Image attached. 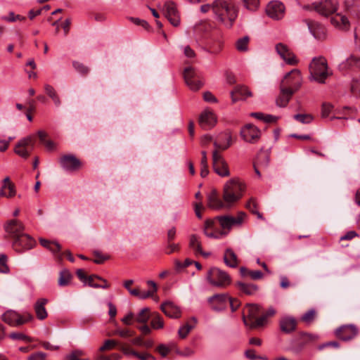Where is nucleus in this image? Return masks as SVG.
<instances>
[{"label": "nucleus", "mask_w": 360, "mask_h": 360, "mask_svg": "<svg viewBox=\"0 0 360 360\" xmlns=\"http://www.w3.org/2000/svg\"><path fill=\"white\" fill-rule=\"evenodd\" d=\"M238 287L242 292H245L247 295H252L257 290V287L255 285L245 283H239Z\"/></svg>", "instance_id": "nucleus-45"}, {"label": "nucleus", "mask_w": 360, "mask_h": 360, "mask_svg": "<svg viewBox=\"0 0 360 360\" xmlns=\"http://www.w3.org/2000/svg\"><path fill=\"white\" fill-rule=\"evenodd\" d=\"M203 99L208 103H217V98L210 91L203 94Z\"/></svg>", "instance_id": "nucleus-62"}, {"label": "nucleus", "mask_w": 360, "mask_h": 360, "mask_svg": "<svg viewBox=\"0 0 360 360\" xmlns=\"http://www.w3.org/2000/svg\"><path fill=\"white\" fill-rule=\"evenodd\" d=\"M162 11L165 17L173 26L177 27L180 25L179 13L174 2H165Z\"/></svg>", "instance_id": "nucleus-14"}, {"label": "nucleus", "mask_w": 360, "mask_h": 360, "mask_svg": "<svg viewBox=\"0 0 360 360\" xmlns=\"http://www.w3.org/2000/svg\"><path fill=\"white\" fill-rule=\"evenodd\" d=\"M217 117L210 108H205L200 115L199 124L204 129L214 127L217 123Z\"/></svg>", "instance_id": "nucleus-17"}, {"label": "nucleus", "mask_w": 360, "mask_h": 360, "mask_svg": "<svg viewBox=\"0 0 360 360\" xmlns=\"http://www.w3.org/2000/svg\"><path fill=\"white\" fill-rule=\"evenodd\" d=\"M229 297L226 294H217L208 299L212 309L214 311H221L224 309L226 304H228Z\"/></svg>", "instance_id": "nucleus-25"}, {"label": "nucleus", "mask_w": 360, "mask_h": 360, "mask_svg": "<svg viewBox=\"0 0 360 360\" xmlns=\"http://www.w3.org/2000/svg\"><path fill=\"white\" fill-rule=\"evenodd\" d=\"M189 245H190L191 248H192L193 250L196 254H200L205 257H207L208 255H210V253H205V252H202V248H201V243L200 241V238L196 235L191 236L190 240H189Z\"/></svg>", "instance_id": "nucleus-37"}, {"label": "nucleus", "mask_w": 360, "mask_h": 360, "mask_svg": "<svg viewBox=\"0 0 360 360\" xmlns=\"http://www.w3.org/2000/svg\"><path fill=\"white\" fill-rule=\"evenodd\" d=\"M72 65L75 70L79 74L86 75L89 72V68L85 66L82 63L79 61H74Z\"/></svg>", "instance_id": "nucleus-52"}, {"label": "nucleus", "mask_w": 360, "mask_h": 360, "mask_svg": "<svg viewBox=\"0 0 360 360\" xmlns=\"http://www.w3.org/2000/svg\"><path fill=\"white\" fill-rule=\"evenodd\" d=\"M356 333V329L352 325L342 326L336 330L337 336L345 341L354 338Z\"/></svg>", "instance_id": "nucleus-26"}, {"label": "nucleus", "mask_w": 360, "mask_h": 360, "mask_svg": "<svg viewBox=\"0 0 360 360\" xmlns=\"http://www.w3.org/2000/svg\"><path fill=\"white\" fill-rule=\"evenodd\" d=\"M1 19L8 22H15L16 20H24L25 18L20 15H15L14 13L10 12L8 16H2Z\"/></svg>", "instance_id": "nucleus-54"}, {"label": "nucleus", "mask_w": 360, "mask_h": 360, "mask_svg": "<svg viewBox=\"0 0 360 360\" xmlns=\"http://www.w3.org/2000/svg\"><path fill=\"white\" fill-rule=\"evenodd\" d=\"M338 0H319L311 3V8L322 15L328 16L337 11Z\"/></svg>", "instance_id": "nucleus-8"}, {"label": "nucleus", "mask_w": 360, "mask_h": 360, "mask_svg": "<svg viewBox=\"0 0 360 360\" xmlns=\"http://www.w3.org/2000/svg\"><path fill=\"white\" fill-rule=\"evenodd\" d=\"M212 167L214 172L221 177H228L231 174L227 162L217 150L212 151Z\"/></svg>", "instance_id": "nucleus-9"}, {"label": "nucleus", "mask_w": 360, "mask_h": 360, "mask_svg": "<svg viewBox=\"0 0 360 360\" xmlns=\"http://www.w3.org/2000/svg\"><path fill=\"white\" fill-rule=\"evenodd\" d=\"M240 134L245 141L255 143L259 139L261 131L256 126L247 124L241 129Z\"/></svg>", "instance_id": "nucleus-12"}, {"label": "nucleus", "mask_w": 360, "mask_h": 360, "mask_svg": "<svg viewBox=\"0 0 360 360\" xmlns=\"http://www.w3.org/2000/svg\"><path fill=\"white\" fill-rule=\"evenodd\" d=\"M162 312L169 318L178 319L181 316L180 309L173 302H166L161 305Z\"/></svg>", "instance_id": "nucleus-27"}, {"label": "nucleus", "mask_w": 360, "mask_h": 360, "mask_svg": "<svg viewBox=\"0 0 360 360\" xmlns=\"http://www.w3.org/2000/svg\"><path fill=\"white\" fill-rule=\"evenodd\" d=\"M4 229L13 239L23 233L24 225L16 219L8 221L4 225Z\"/></svg>", "instance_id": "nucleus-23"}, {"label": "nucleus", "mask_w": 360, "mask_h": 360, "mask_svg": "<svg viewBox=\"0 0 360 360\" xmlns=\"http://www.w3.org/2000/svg\"><path fill=\"white\" fill-rule=\"evenodd\" d=\"M136 357L140 360H155V358L148 352L136 353Z\"/></svg>", "instance_id": "nucleus-63"}, {"label": "nucleus", "mask_w": 360, "mask_h": 360, "mask_svg": "<svg viewBox=\"0 0 360 360\" xmlns=\"http://www.w3.org/2000/svg\"><path fill=\"white\" fill-rule=\"evenodd\" d=\"M259 311V307L258 305L253 304H247L243 311V322L245 323V319H248V321L254 320L257 317Z\"/></svg>", "instance_id": "nucleus-34"}, {"label": "nucleus", "mask_w": 360, "mask_h": 360, "mask_svg": "<svg viewBox=\"0 0 360 360\" xmlns=\"http://www.w3.org/2000/svg\"><path fill=\"white\" fill-rule=\"evenodd\" d=\"M232 144V136L230 131H221L214 136V150L219 152V150H225L228 149Z\"/></svg>", "instance_id": "nucleus-13"}, {"label": "nucleus", "mask_w": 360, "mask_h": 360, "mask_svg": "<svg viewBox=\"0 0 360 360\" xmlns=\"http://www.w3.org/2000/svg\"><path fill=\"white\" fill-rule=\"evenodd\" d=\"M97 277H98V276H96V275H91V276H88V278L84 284L88 285L89 286H90L91 288H99L98 284L94 282V280L97 279Z\"/></svg>", "instance_id": "nucleus-61"}, {"label": "nucleus", "mask_w": 360, "mask_h": 360, "mask_svg": "<svg viewBox=\"0 0 360 360\" xmlns=\"http://www.w3.org/2000/svg\"><path fill=\"white\" fill-rule=\"evenodd\" d=\"M118 345V342L115 340H107L104 342L103 346L99 349L101 352L110 350Z\"/></svg>", "instance_id": "nucleus-51"}, {"label": "nucleus", "mask_w": 360, "mask_h": 360, "mask_svg": "<svg viewBox=\"0 0 360 360\" xmlns=\"http://www.w3.org/2000/svg\"><path fill=\"white\" fill-rule=\"evenodd\" d=\"M244 7L251 11H256L259 6V0H243Z\"/></svg>", "instance_id": "nucleus-47"}, {"label": "nucleus", "mask_w": 360, "mask_h": 360, "mask_svg": "<svg viewBox=\"0 0 360 360\" xmlns=\"http://www.w3.org/2000/svg\"><path fill=\"white\" fill-rule=\"evenodd\" d=\"M249 37L245 36L238 39L236 41V46L238 51L244 52L248 49Z\"/></svg>", "instance_id": "nucleus-46"}, {"label": "nucleus", "mask_w": 360, "mask_h": 360, "mask_svg": "<svg viewBox=\"0 0 360 360\" xmlns=\"http://www.w3.org/2000/svg\"><path fill=\"white\" fill-rule=\"evenodd\" d=\"M331 22L335 27L342 30L347 29L349 25L347 18L340 13L335 15L331 18Z\"/></svg>", "instance_id": "nucleus-36"}, {"label": "nucleus", "mask_w": 360, "mask_h": 360, "mask_svg": "<svg viewBox=\"0 0 360 360\" xmlns=\"http://www.w3.org/2000/svg\"><path fill=\"white\" fill-rule=\"evenodd\" d=\"M114 334L117 335L122 338H127V337L132 336L134 335V332L129 329L117 328L114 332Z\"/></svg>", "instance_id": "nucleus-56"}, {"label": "nucleus", "mask_w": 360, "mask_h": 360, "mask_svg": "<svg viewBox=\"0 0 360 360\" xmlns=\"http://www.w3.org/2000/svg\"><path fill=\"white\" fill-rule=\"evenodd\" d=\"M151 317L150 326L153 329L158 330L164 327V321L160 315L153 314L151 315Z\"/></svg>", "instance_id": "nucleus-43"}, {"label": "nucleus", "mask_w": 360, "mask_h": 360, "mask_svg": "<svg viewBox=\"0 0 360 360\" xmlns=\"http://www.w3.org/2000/svg\"><path fill=\"white\" fill-rule=\"evenodd\" d=\"M39 243L43 247L49 249L54 255H57L60 251L61 247L56 242H52L44 238H40Z\"/></svg>", "instance_id": "nucleus-41"}, {"label": "nucleus", "mask_w": 360, "mask_h": 360, "mask_svg": "<svg viewBox=\"0 0 360 360\" xmlns=\"http://www.w3.org/2000/svg\"><path fill=\"white\" fill-rule=\"evenodd\" d=\"M316 311L314 309H310L307 311L301 318V320L307 323H310L315 318Z\"/></svg>", "instance_id": "nucleus-53"}, {"label": "nucleus", "mask_w": 360, "mask_h": 360, "mask_svg": "<svg viewBox=\"0 0 360 360\" xmlns=\"http://www.w3.org/2000/svg\"><path fill=\"white\" fill-rule=\"evenodd\" d=\"M276 50L277 53L287 64L294 65L298 63L296 56L286 45L279 43L276 46Z\"/></svg>", "instance_id": "nucleus-20"}, {"label": "nucleus", "mask_w": 360, "mask_h": 360, "mask_svg": "<svg viewBox=\"0 0 360 360\" xmlns=\"http://www.w3.org/2000/svg\"><path fill=\"white\" fill-rule=\"evenodd\" d=\"M207 205L212 209L218 210L226 207L224 201L223 202L218 198L215 191L211 192L207 197Z\"/></svg>", "instance_id": "nucleus-35"}, {"label": "nucleus", "mask_w": 360, "mask_h": 360, "mask_svg": "<svg viewBox=\"0 0 360 360\" xmlns=\"http://www.w3.org/2000/svg\"><path fill=\"white\" fill-rule=\"evenodd\" d=\"M35 141L33 136L20 139L15 146L14 152L18 156L27 159L34 148Z\"/></svg>", "instance_id": "nucleus-7"}, {"label": "nucleus", "mask_w": 360, "mask_h": 360, "mask_svg": "<svg viewBox=\"0 0 360 360\" xmlns=\"http://www.w3.org/2000/svg\"><path fill=\"white\" fill-rule=\"evenodd\" d=\"M122 322L127 325V326H130L133 323V322L134 321V313L133 312H129L127 313L122 319Z\"/></svg>", "instance_id": "nucleus-58"}, {"label": "nucleus", "mask_w": 360, "mask_h": 360, "mask_svg": "<svg viewBox=\"0 0 360 360\" xmlns=\"http://www.w3.org/2000/svg\"><path fill=\"white\" fill-rule=\"evenodd\" d=\"M207 280L212 286L221 288L231 283L229 275L217 267H212L210 269L207 274Z\"/></svg>", "instance_id": "nucleus-4"}, {"label": "nucleus", "mask_w": 360, "mask_h": 360, "mask_svg": "<svg viewBox=\"0 0 360 360\" xmlns=\"http://www.w3.org/2000/svg\"><path fill=\"white\" fill-rule=\"evenodd\" d=\"M350 89L354 96H360V77L352 79Z\"/></svg>", "instance_id": "nucleus-48"}, {"label": "nucleus", "mask_w": 360, "mask_h": 360, "mask_svg": "<svg viewBox=\"0 0 360 360\" xmlns=\"http://www.w3.org/2000/svg\"><path fill=\"white\" fill-rule=\"evenodd\" d=\"M151 315L150 308L144 307L136 314H134V321L139 323H146Z\"/></svg>", "instance_id": "nucleus-39"}, {"label": "nucleus", "mask_w": 360, "mask_h": 360, "mask_svg": "<svg viewBox=\"0 0 360 360\" xmlns=\"http://www.w3.org/2000/svg\"><path fill=\"white\" fill-rule=\"evenodd\" d=\"M302 77L298 69H293L286 73L281 81L280 86L290 89L295 93L301 87Z\"/></svg>", "instance_id": "nucleus-5"}, {"label": "nucleus", "mask_w": 360, "mask_h": 360, "mask_svg": "<svg viewBox=\"0 0 360 360\" xmlns=\"http://www.w3.org/2000/svg\"><path fill=\"white\" fill-rule=\"evenodd\" d=\"M266 12L270 18L279 20L284 16L285 6L278 1H272L267 5Z\"/></svg>", "instance_id": "nucleus-19"}, {"label": "nucleus", "mask_w": 360, "mask_h": 360, "mask_svg": "<svg viewBox=\"0 0 360 360\" xmlns=\"http://www.w3.org/2000/svg\"><path fill=\"white\" fill-rule=\"evenodd\" d=\"M356 68L360 69V56L352 55L339 65L340 70Z\"/></svg>", "instance_id": "nucleus-33"}, {"label": "nucleus", "mask_w": 360, "mask_h": 360, "mask_svg": "<svg viewBox=\"0 0 360 360\" xmlns=\"http://www.w3.org/2000/svg\"><path fill=\"white\" fill-rule=\"evenodd\" d=\"M231 96L233 103H236L238 100H246L248 98L252 96L251 91L244 85H238L231 92Z\"/></svg>", "instance_id": "nucleus-24"}, {"label": "nucleus", "mask_w": 360, "mask_h": 360, "mask_svg": "<svg viewBox=\"0 0 360 360\" xmlns=\"http://www.w3.org/2000/svg\"><path fill=\"white\" fill-rule=\"evenodd\" d=\"M84 354L82 350H75L72 352L70 355L67 356L65 360H89V359H81L79 356Z\"/></svg>", "instance_id": "nucleus-59"}, {"label": "nucleus", "mask_w": 360, "mask_h": 360, "mask_svg": "<svg viewBox=\"0 0 360 360\" xmlns=\"http://www.w3.org/2000/svg\"><path fill=\"white\" fill-rule=\"evenodd\" d=\"M266 319V316L264 314L261 317H256L252 321H248V319H245V325L252 328L261 327L265 324Z\"/></svg>", "instance_id": "nucleus-42"}, {"label": "nucleus", "mask_w": 360, "mask_h": 360, "mask_svg": "<svg viewBox=\"0 0 360 360\" xmlns=\"http://www.w3.org/2000/svg\"><path fill=\"white\" fill-rule=\"evenodd\" d=\"M212 12L216 19L226 27H231L238 15V10L233 2L225 0H214L212 2Z\"/></svg>", "instance_id": "nucleus-1"}, {"label": "nucleus", "mask_w": 360, "mask_h": 360, "mask_svg": "<svg viewBox=\"0 0 360 360\" xmlns=\"http://www.w3.org/2000/svg\"><path fill=\"white\" fill-rule=\"evenodd\" d=\"M9 337L15 340H24V341H28L29 338L21 333H13L9 335Z\"/></svg>", "instance_id": "nucleus-60"}, {"label": "nucleus", "mask_w": 360, "mask_h": 360, "mask_svg": "<svg viewBox=\"0 0 360 360\" xmlns=\"http://www.w3.org/2000/svg\"><path fill=\"white\" fill-rule=\"evenodd\" d=\"M297 321L295 318L290 316H284L280 320L281 330L286 333H290L295 330Z\"/></svg>", "instance_id": "nucleus-28"}, {"label": "nucleus", "mask_w": 360, "mask_h": 360, "mask_svg": "<svg viewBox=\"0 0 360 360\" xmlns=\"http://www.w3.org/2000/svg\"><path fill=\"white\" fill-rule=\"evenodd\" d=\"M184 77L186 85L191 91H197L203 86L204 83L200 72L191 66L184 69Z\"/></svg>", "instance_id": "nucleus-6"}, {"label": "nucleus", "mask_w": 360, "mask_h": 360, "mask_svg": "<svg viewBox=\"0 0 360 360\" xmlns=\"http://www.w3.org/2000/svg\"><path fill=\"white\" fill-rule=\"evenodd\" d=\"M61 167L68 172H73L81 167L80 161L73 155H65L60 158Z\"/></svg>", "instance_id": "nucleus-18"}, {"label": "nucleus", "mask_w": 360, "mask_h": 360, "mask_svg": "<svg viewBox=\"0 0 360 360\" xmlns=\"http://www.w3.org/2000/svg\"><path fill=\"white\" fill-rule=\"evenodd\" d=\"M304 23L314 38L322 39L325 37L326 29L322 25L311 20H305Z\"/></svg>", "instance_id": "nucleus-21"}, {"label": "nucleus", "mask_w": 360, "mask_h": 360, "mask_svg": "<svg viewBox=\"0 0 360 360\" xmlns=\"http://www.w3.org/2000/svg\"><path fill=\"white\" fill-rule=\"evenodd\" d=\"M44 89L45 93L50 98L52 99L55 105L57 107L60 106L61 104V101L53 86H52L49 84H44Z\"/></svg>", "instance_id": "nucleus-38"}, {"label": "nucleus", "mask_w": 360, "mask_h": 360, "mask_svg": "<svg viewBox=\"0 0 360 360\" xmlns=\"http://www.w3.org/2000/svg\"><path fill=\"white\" fill-rule=\"evenodd\" d=\"M244 216L245 214L241 213L237 217L226 215L217 217L222 231H226L228 233L233 226H238L242 223Z\"/></svg>", "instance_id": "nucleus-15"}, {"label": "nucleus", "mask_w": 360, "mask_h": 360, "mask_svg": "<svg viewBox=\"0 0 360 360\" xmlns=\"http://www.w3.org/2000/svg\"><path fill=\"white\" fill-rule=\"evenodd\" d=\"M294 92L290 89L280 86V94L276 99V105L279 107H285L289 103Z\"/></svg>", "instance_id": "nucleus-31"}, {"label": "nucleus", "mask_w": 360, "mask_h": 360, "mask_svg": "<svg viewBox=\"0 0 360 360\" xmlns=\"http://www.w3.org/2000/svg\"><path fill=\"white\" fill-rule=\"evenodd\" d=\"M108 306L109 308L108 314L110 316V321L113 322L115 321V318L117 314V308L116 307L110 302H108Z\"/></svg>", "instance_id": "nucleus-57"}, {"label": "nucleus", "mask_w": 360, "mask_h": 360, "mask_svg": "<svg viewBox=\"0 0 360 360\" xmlns=\"http://www.w3.org/2000/svg\"><path fill=\"white\" fill-rule=\"evenodd\" d=\"M310 79L324 83L331 75L324 58H314L309 65Z\"/></svg>", "instance_id": "nucleus-3"}, {"label": "nucleus", "mask_w": 360, "mask_h": 360, "mask_svg": "<svg viewBox=\"0 0 360 360\" xmlns=\"http://www.w3.org/2000/svg\"><path fill=\"white\" fill-rule=\"evenodd\" d=\"M34 244L35 241L32 237L22 233L19 236L13 239V245L16 251L21 252L32 248Z\"/></svg>", "instance_id": "nucleus-16"}, {"label": "nucleus", "mask_w": 360, "mask_h": 360, "mask_svg": "<svg viewBox=\"0 0 360 360\" xmlns=\"http://www.w3.org/2000/svg\"><path fill=\"white\" fill-rule=\"evenodd\" d=\"M224 262L229 267L236 268L238 264L236 254L231 248H227L224 254Z\"/></svg>", "instance_id": "nucleus-32"}, {"label": "nucleus", "mask_w": 360, "mask_h": 360, "mask_svg": "<svg viewBox=\"0 0 360 360\" xmlns=\"http://www.w3.org/2000/svg\"><path fill=\"white\" fill-rule=\"evenodd\" d=\"M333 109V105L328 103H323L321 107V115L323 117H327L331 113Z\"/></svg>", "instance_id": "nucleus-55"}, {"label": "nucleus", "mask_w": 360, "mask_h": 360, "mask_svg": "<svg viewBox=\"0 0 360 360\" xmlns=\"http://www.w3.org/2000/svg\"><path fill=\"white\" fill-rule=\"evenodd\" d=\"M33 319L30 314L20 315L15 311L8 310L2 315V320L11 326H19Z\"/></svg>", "instance_id": "nucleus-10"}, {"label": "nucleus", "mask_w": 360, "mask_h": 360, "mask_svg": "<svg viewBox=\"0 0 360 360\" xmlns=\"http://www.w3.org/2000/svg\"><path fill=\"white\" fill-rule=\"evenodd\" d=\"M245 189V184L238 177L227 181L223 188V200L226 207L235 205L243 196Z\"/></svg>", "instance_id": "nucleus-2"}, {"label": "nucleus", "mask_w": 360, "mask_h": 360, "mask_svg": "<svg viewBox=\"0 0 360 360\" xmlns=\"http://www.w3.org/2000/svg\"><path fill=\"white\" fill-rule=\"evenodd\" d=\"M196 323L195 318L193 317L191 320L180 327L178 333L180 338H185L191 330L195 327Z\"/></svg>", "instance_id": "nucleus-40"}, {"label": "nucleus", "mask_w": 360, "mask_h": 360, "mask_svg": "<svg viewBox=\"0 0 360 360\" xmlns=\"http://www.w3.org/2000/svg\"><path fill=\"white\" fill-rule=\"evenodd\" d=\"M204 233L209 238L219 239L227 235L226 231H222L219 224L218 217L214 219H208L204 226Z\"/></svg>", "instance_id": "nucleus-11"}, {"label": "nucleus", "mask_w": 360, "mask_h": 360, "mask_svg": "<svg viewBox=\"0 0 360 360\" xmlns=\"http://www.w3.org/2000/svg\"><path fill=\"white\" fill-rule=\"evenodd\" d=\"M72 278V275L67 270L61 271L58 278V285L65 286L69 284Z\"/></svg>", "instance_id": "nucleus-44"}, {"label": "nucleus", "mask_w": 360, "mask_h": 360, "mask_svg": "<svg viewBox=\"0 0 360 360\" xmlns=\"http://www.w3.org/2000/svg\"><path fill=\"white\" fill-rule=\"evenodd\" d=\"M157 350L163 357L166 356L170 351L169 348L165 346V345H159L158 347L157 348Z\"/></svg>", "instance_id": "nucleus-64"}, {"label": "nucleus", "mask_w": 360, "mask_h": 360, "mask_svg": "<svg viewBox=\"0 0 360 360\" xmlns=\"http://www.w3.org/2000/svg\"><path fill=\"white\" fill-rule=\"evenodd\" d=\"M16 193L15 185L11 181L9 177H6L0 191V195L6 198H12Z\"/></svg>", "instance_id": "nucleus-30"}, {"label": "nucleus", "mask_w": 360, "mask_h": 360, "mask_svg": "<svg viewBox=\"0 0 360 360\" xmlns=\"http://www.w3.org/2000/svg\"><path fill=\"white\" fill-rule=\"evenodd\" d=\"M47 303L48 300L46 298H39L35 302L34 309L39 320H44L48 316V312L45 308Z\"/></svg>", "instance_id": "nucleus-29"}, {"label": "nucleus", "mask_w": 360, "mask_h": 360, "mask_svg": "<svg viewBox=\"0 0 360 360\" xmlns=\"http://www.w3.org/2000/svg\"><path fill=\"white\" fill-rule=\"evenodd\" d=\"M294 118L302 124H309L313 120L312 115L309 114H297Z\"/></svg>", "instance_id": "nucleus-50"}, {"label": "nucleus", "mask_w": 360, "mask_h": 360, "mask_svg": "<svg viewBox=\"0 0 360 360\" xmlns=\"http://www.w3.org/2000/svg\"><path fill=\"white\" fill-rule=\"evenodd\" d=\"M147 284L150 286V289L147 291H141L139 288L129 290V292L139 299L146 300L149 297H153L158 290L155 283L153 281H148Z\"/></svg>", "instance_id": "nucleus-22"}, {"label": "nucleus", "mask_w": 360, "mask_h": 360, "mask_svg": "<svg viewBox=\"0 0 360 360\" xmlns=\"http://www.w3.org/2000/svg\"><path fill=\"white\" fill-rule=\"evenodd\" d=\"M8 257L6 255H0V273L8 274L10 271L9 267L7 265Z\"/></svg>", "instance_id": "nucleus-49"}]
</instances>
